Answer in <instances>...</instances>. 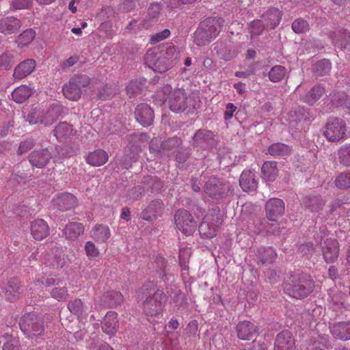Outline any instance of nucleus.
<instances>
[{"label":"nucleus","mask_w":350,"mask_h":350,"mask_svg":"<svg viewBox=\"0 0 350 350\" xmlns=\"http://www.w3.org/2000/svg\"><path fill=\"white\" fill-rule=\"evenodd\" d=\"M14 55L9 53H4L0 56V70H10L15 64Z\"/></svg>","instance_id":"052dcab7"},{"label":"nucleus","mask_w":350,"mask_h":350,"mask_svg":"<svg viewBox=\"0 0 350 350\" xmlns=\"http://www.w3.org/2000/svg\"><path fill=\"white\" fill-rule=\"evenodd\" d=\"M101 327L106 334L114 336L119 327L117 313L114 311L107 312L101 322Z\"/></svg>","instance_id":"412c9836"},{"label":"nucleus","mask_w":350,"mask_h":350,"mask_svg":"<svg viewBox=\"0 0 350 350\" xmlns=\"http://www.w3.org/2000/svg\"><path fill=\"white\" fill-rule=\"evenodd\" d=\"M136 120L144 126L151 125L154 120V111L146 103L138 105L135 111Z\"/></svg>","instance_id":"6ab92c4d"},{"label":"nucleus","mask_w":350,"mask_h":350,"mask_svg":"<svg viewBox=\"0 0 350 350\" xmlns=\"http://www.w3.org/2000/svg\"><path fill=\"white\" fill-rule=\"evenodd\" d=\"M3 343V350H20L18 340L8 334L0 338V344Z\"/></svg>","instance_id":"de8ad7c7"},{"label":"nucleus","mask_w":350,"mask_h":350,"mask_svg":"<svg viewBox=\"0 0 350 350\" xmlns=\"http://www.w3.org/2000/svg\"><path fill=\"white\" fill-rule=\"evenodd\" d=\"M31 91L26 85H21L16 88L12 93V99L18 103H22L29 98Z\"/></svg>","instance_id":"c03bdc74"},{"label":"nucleus","mask_w":350,"mask_h":350,"mask_svg":"<svg viewBox=\"0 0 350 350\" xmlns=\"http://www.w3.org/2000/svg\"><path fill=\"white\" fill-rule=\"evenodd\" d=\"M91 236L96 241L104 242L110 236L109 229L103 225H98L92 230Z\"/></svg>","instance_id":"8fccbe9b"},{"label":"nucleus","mask_w":350,"mask_h":350,"mask_svg":"<svg viewBox=\"0 0 350 350\" xmlns=\"http://www.w3.org/2000/svg\"><path fill=\"white\" fill-rule=\"evenodd\" d=\"M169 107L171 111L180 113L187 107V97L183 89L175 90L169 98Z\"/></svg>","instance_id":"4468645a"},{"label":"nucleus","mask_w":350,"mask_h":350,"mask_svg":"<svg viewBox=\"0 0 350 350\" xmlns=\"http://www.w3.org/2000/svg\"><path fill=\"white\" fill-rule=\"evenodd\" d=\"M123 299L122 293L115 291L105 293L100 297L103 304L109 308H115L120 305Z\"/></svg>","instance_id":"e433bc0d"},{"label":"nucleus","mask_w":350,"mask_h":350,"mask_svg":"<svg viewBox=\"0 0 350 350\" xmlns=\"http://www.w3.org/2000/svg\"><path fill=\"white\" fill-rule=\"evenodd\" d=\"M25 118L30 124L40 123L44 125V110L38 107L32 108Z\"/></svg>","instance_id":"a18cd8bd"},{"label":"nucleus","mask_w":350,"mask_h":350,"mask_svg":"<svg viewBox=\"0 0 350 350\" xmlns=\"http://www.w3.org/2000/svg\"><path fill=\"white\" fill-rule=\"evenodd\" d=\"M237 336L242 340H250L257 334L256 326L250 321H243L236 326Z\"/></svg>","instance_id":"aec40b11"},{"label":"nucleus","mask_w":350,"mask_h":350,"mask_svg":"<svg viewBox=\"0 0 350 350\" xmlns=\"http://www.w3.org/2000/svg\"><path fill=\"white\" fill-rule=\"evenodd\" d=\"M331 37L337 47L350 51V33L347 32L346 29H342L333 32Z\"/></svg>","instance_id":"2f4dec72"},{"label":"nucleus","mask_w":350,"mask_h":350,"mask_svg":"<svg viewBox=\"0 0 350 350\" xmlns=\"http://www.w3.org/2000/svg\"><path fill=\"white\" fill-rule=\"evenodd\" d=\"M284 202L280 198H273L266 202V215L271 221H276L284 213Z\"/></svg>","instance_id":"2eb2a0df"},{"label":"nucleus","mask_w":350,"mask_h":350,"mask_svg":"<svg viewBox=\"0 0 350 350\" xmlns=\"http://www.w3.org/2000/svg\"><path fill=\"white\" fill-rule=\"evenodd\" d=\"M239 185L244 191H255L258 187L255 172L252 170H244L239 178Z\"/></svg>","instance_id":"393cba45"},{"label":"nucleus","mask_w":350,"mask_h":350,"mask_svg":"<svg viewBox=\"0 0 350 350\" xmlns=\"http://www.w3.org/2000/svg\"><path fill=\"white\" fill-rule=\"evenodd\" d=\"M160 8L158 4L151 5L148 9V18L142 21L143 28L148 29L156 21L159 14Z\"/></svg>","instance_id":"3c124183"},{"label":"nucleus","mask_w":350,"mask_h":350,"mask_svg":"<svg viewBox=\"0 0 350 350\" xmlns=\"http://www.w3.org/2000/svg\"><path fill=\"white\" fill-rule=\"evenodd\" d=\"M338 156L341 165L350 167V144L342 146L338 150Z\"/></svg>","instance_id":"864d4df0"},{"label":"nucleus","mask_w":350,"mask_h":350,"mask_svg":"<svg viewBox=\"0 0 350 350\" xmlns=\"http://www.w3.org/2000/svg\"><path fill=\"white\" fill-rule=\"evenodd\" d=\"M295 341L288 330L280 332L275 337L274 350H294Z\"/></svg>","instance_id":"a211bd4d"},{"label":"nucleus","mask_w":350,"mask_h":350,"mask_svg":"<svg viewBox=\"0 0 350 350\" xmlns=\"http://www.w3.org/2000/svg\"><path fill=\"white\" fill-rule=\"evenodd\" d=\"M223 20L220 18L209 17L200 24L194 33V42L198 46L208 44L220 31Z\"/></svg>","instance_id":"f03ea898"},{"label":"nucleus","mask_w":350,"mask_h":350,"mask_svg":"<svg viewBox=\"0 0 350 350\" xmlns=\"http://www.w3.org/2000/svg\"><path fill=\"white\" fill-rule=\"evenodd\" d=\"M161 49L163 51L164 54H166L165 57H167V61H169L167 64L170 68H172L180 60V51L179 49L172 43L167 44Z\"/></svg>","instance_id":"4c0bfd02"},{"label":"nucleus","mask_w":350,"mask_h":350,"mask_svg":"<svg viewBox=\"0 0 350 350\" xmlns=\"http://www.w3.org/2000/svg\"><path fill=\"white\" fill-rule=\"evenodd\" d=\"M53 132L59 142H66L73 135L72 125L66 122H59L55 127Z\"/></svg>","instance_id":"473e14b6"},{"label":"nucleus","mask_w":350,"mask_h":350,"mask_svg":"<svg viewBox=\"0 0 350 350\" xmlns=\"http://www.w3.org/2000/svg\"><path fill=\"white\" fill-rule=\"evenodd\" d=\"M157 291H162L157 288V284L151 281L144 282L136 293L138 302L152 297Z\"/></svg>","instance_id":"c9c22d12"},{"label":"nucleus","mask_w":350,"mask_h":350,"mask_svg":"<svg viewBox=\"0 0 350 350\" xmlns=\"http://www.w3.org/2000/svg\"><path fill=\"white\" fill-rule=\"evenodd\" d=\"M145 61L150 68L157 72H165L170 69L169 66L161 60L159 53L154 51V49H150L147 51L145 56Z\"/></svg>","instance_id":"f3484780"},{"label":"nucleus","mask_w":350,"mask_h":350,"mask_svg":"<svg viewBox=\"0 0 350 350\" xmlns=\"http://www.w3.org/2000/svg\"><path fill=\"white\" fill-rule=\"evenodd\" d=\"M23 291V286L18 277L10 278L2 286L5 298L11 302L17 301Z\"/></svg>","instance_id":"9b49d317"},{"label":"nucleus","mask_w":350,"mask_h":350,"mask_svg":"<svg viewBox=\"0 0 350 350\" xmlns=\"http://www.w3.org/2000/svg\"><path fill=\"white\" fill-rule=\"evenodd\" d=\"M50 295L51 297L59 301H65L68 296L67 288L59 285L53 288L50 291Z\"/></svg>","instance_id":"680f3d73"},{"label":"nucleus","mask_w":350,"mask_h":350,"mask_svg":"<svg viewBox=\"0 0 350 350\" xmlns=\"http://www.w3.org/2000/svg\"><path fill=\"white\" fill-rule=\"evenodd\" d=\"M191 255V251L190 248H181L179 251V265L181 267L182 269L188 270L189 269V260Z\"/></svg>","instance_id":"e2e57ef3"},{"label":"nucleus","mask_w":350,"mask_h":350,"mask_svg":"<svg viewBox=\"0 0 350 350\" xmlns=\"http://www.w3.org/2000/svg\"><path fill=\"white\" fill-rule=\"evenodd\" d=\"M144 88V83L141 80L135 79L129 82L126 88V93L129 97H133L141 93Z\"/></svg>","instance_id":"5fc2aeb1"},{"label":"nucleus","mask_w":350,"mask_h":350,"mask_svg":"<svg viewBox=\"0 0 350 350\" xmlns=\"http://www.w3.org/2000/svg\"><path fill=\"white\" fill-rule=\"evenodd\" d=\"M63 106L59 103H53L50 105L46 111H44V125L50 126L53 124L62 116Z\"/></svg>","instance_id":"c756f323"},{"label":"nucleus","mask_w":350,"mask_h":350,"mask_svg":"<svg viewBox=\"0 0 350 350\" xmlns=\"http://www.w3.org/2000/svg\"><path fill=\"white\" fill-rule=\"evenodd\" d=\"M139 303L146 315L150 317L157 316L164 308L165 294L163 291H157L152 297L139 301Z\"/></svg>","instance_id":"6e6552de"},{"label":"nucleus","mask_w":350,"mask_h":350,"mask_svg":"<svg viewBox=\"0 0 350 350\" xmlns=\"http://www.w3.org/2000/svg\"><path fill=\"white\" fill-rule=\"evenodd\" d=\"M302 204L305 209L310 212H319L323 209L325 201L319 195L310 194L303 198Z\"/></svg>","instance_id":"c85d7f7f"},{"label":"nucleus","mask_w":350,"mask_h":350,"mask_svg":"<svg viewBox=\"0 0 350 350\" xmlns=\"http://www.w3.org/2000/svg\"><path fill=\"white\" fill-rule=\"evenodd\" d=\"M116 93V90L111 85L99 84L97 87L96 98L105 100L112 98Z\"/></svg>","instance_id":"09e8293b"},{"label":"nucleus","mask_w":350,"mask_h":350,"mask_svg":"<svg viewBox=\"0 0 350 350\" xmlns=\"http://www.w3.org/2000/svg\"><path fill=\"white\" fill-rule=\"evenodd\" d=\"M174 219L176 228L187 236L191 235L197 228L198 221L186 209L180 208L176 211Z\"/></svg>","instance_id":"0eeeda50"},{"label":"nucleus","mask_w":350,"mask_h":350,"mask_svg":"<svg viewBox=\"0 0 350 350\" xmlns=\"http://www.w3.org/2000/svg\"><path fill=\"white\" fill-rule=\"evenodd\" d=\"M286 75V69L281 65L273 66L269 72V79L273 83L281 81Z\"/></svg>","instance_id":"49530a36"},{"label":"nucleus","mask_w":350,"mask_h":350,"mask_svg":"<svg viewBox=\"0 0 350 350\" xmlns=\"http://www.w3.org/2000/svg\"><path fill=\"white\" fill-rule=\"evenodd\" d=\"M282 12L278 8H270L262 15L267 29H274L280 23Z\"/></svg>","instance_id":"bb28decb"},{"label":"nucleus","mask_w":350,"mask_h":350,"mask_svg":"<svg viewBox=\"0 0 350 350\" xmlns=\"http://www.w3.org/2000/svg\"><path fill=\"white\" fill-rule=\"evenodd\" d=\"M345 121L340 118L331 117L323 128V135L328 142H338L345 138L347 132Z\"/></svg>","instance_id":"423d86ee"},{"label":"nucleus","mask_w":350,"mask_h":350,"mask_svg":"<svg viewBox=\"0 0 350 350\" xmlns=\"http://www.w3.org/2000/svg\"><path fill=\"white\" fill-rule=\"evenodd\" d=\"M204 193L213 200H219L226 198L234 190L233 186L225 178L211 176L203 187Z\"/></svg>","instance_id":"7ed1b4c3"},{"label":"nucleus","mask_w":350,"mask_h":350,"mask_svg":"<svg viewBox=\"0 0 350 350\" xmlns=\"http://www.w3.org/2000/svg\"><path fill=\"white\" fill-rule=\"evenodd\" d=\"M83 230L84 228L82 224L70 222L66 226L64 230V234L68 239L75 240L83 232Z\"/></svg>","instance_id":"a19ab883"},{"label":"nucleus","mask_w":350,"mask_h":350,"mask_svg":"<svg viewBox=\"0 0 350 350\" xmlns=\"http://www.w3.org/2000/svg\"><path fill=\"white\" fill-rule=\"evenodd\" d=\"M109 155L106 151L98 149L90 152L85 157L86 162L92 166L98 167L103 165L108 160Z\"/></svg>","instance_id":"7c9ffc66"},{"label":"nucleus","mask_w":350,"mask_h":350,"mask_svg":"<svg viewBox=\"0 0 350 350\" xmlns=\"http://www.w3.org/2000/svg\"><path fill=\"white\" fill-rule=\"evenodd\" d=\"M190 148H180L176 151L175 160L179 165L184 164L191 155Z\"/></svg>","instance_id":"69168bd1"},{"label":"nucleus","mask_w":350,"mask_h":350,"mask_svg":"<svg viewBox=\"0 0 350 350\" xmlns=\"http://www.w3.org/2000/svg\"><path fill=\"white\" fill-rule=\"evenodd\" d=\"M19 19L13 16H8L0 20V33L8 36L16 33L21 27Z\"/></svg>","instance_id":"b1692460"},{"label":"nucleus","mask_w":350,"mask_h":350,"mask_svg":"<svg viewBox=\"0 0 350 350\" xmlns=\"http://www.w3.org/2000/svg\"><path fill=\"white\" fill-rule=\"evenodd\" d=\"M321 252L327 263H333L338 258L340 246L336 239L327 238L321 242Z\"/></svg>","instance_id":"f8f14e48"},{"label":"nucleus","mask_w":350,"mask_h":350,"mask_svg":"<svg viewBox=\"0 0 350 350\" xmlns=\"http://www.w3.org/2000/svg\"><path fill=\"white\" fill-rule=\"evenodd\" d=\"M217 140L213 131L200 129L196 131L191 139V145L198 150H209L216 146Z\"/></svg>","instance_id":"1a4fd4ad"},{"label":"nucleus","mask_w":350,"mask_h":350,"mask_svg":"<svg viewBox=\"0 0 350 350\" xmlns=\"http://www.w3.org/2000/svg\"><path fill=\"white\" fill-rule=\"evenodd\" d=\"M52 158V154L48 148H40L32 151L29 154V161L37 168L44 167Z\"/></svg>","instance_id":"dca6fc26"},{"label":"nucleus","mask_w":350,"mask_h":350,"mask_svg":"<svg viewBox=\"0 0 350 350\" xmlns=\"http://www.w3.org/2000/svg\"><path fill=\"white\" fill-rule=\"evenodd\" d=\"M308 29V24L306 21L298 18L293 21L292 29L296 33H301L306 31Z\"/></svg>","instance_id":"774afa93"},{"label":"nucleus","mask_w":350,"mask_h":350,"mask_svg":"<svg viewBox=\"0 0 350 350\" xmlns=\"http://www.w3.org/2000/svg\"><path fill=\"white\" fill-rule=\"evenodd\" d=\"M262 178L267 181L273 182L278 176V170L275 161H266L261 168Z\"/></svg>","instance_id":"ea45409f"},{"label":"nucleus","mask_w":350,"mask_h":350,"mask_svg":"<svg viewBox=\"0 0 350 350\" xmlns=\"http://www.w3.org/2000/svg\"><path fill=\"white\" fill-rule=\"evenodd\" d=\"M35 37V31H33L31 29H26L18 36L16 42L18 44V45H21L23 46H27L33 40Z\"/></svg>","instance_id":"bf43d9fd"},{"label":"nucleus","mask_w":350,"mask_h":350,"mask_svg":"<svg viewBox=\"0 0 350 350\" xmlns=\"http://www.w3.org/2000/svg\"><path fill=\"white\" fill-rule=\"evenodd\" d=\"M53 205L59 211H65L72 208L77 204V198L71 193L59 194L53 200Z\"/></svg>","instance_id":"5701e85b"},{"label":"nucleus","mask_w":350,"mask_h":350,"mask_svg":"<svg viewBox=\"0 0 350 350\" xmlns=\"http://www.w3.org/2000/svg\"><path fill=\"white\" fill-rule=\"evenodd\" d=\"M90 83V77L86 75L78 74L72 77L62 88L64 96L70 100H77L82 95L83 88Z\"/></svg>","instance_id":"20e7f679"},{"label":"nucleus","mask_w":350,"mask_h":350,"mask_svg":"<svg viewBox=\"0 0 350 350\" xmlns=\"http://www.w3.org/2000/svg\"><path fill=\"white\" fill-rule=\"evenodd\" d=\"M31 234L36 240H42L49 234V226L44 219H35L31 223Z\"/></svg>","instance_id":"cd10ccee"},{"label":"nucleus","mask_w":350,"mask_h":350,"mask_svg":"<svg viewBox=\"0 0 350 350\" xmlns=\"http://www.w3.org/2000/svg\"><path fill=\"white\" fill-rule=\"evenodd\" d=\"M140 183L144 188L145 192L147 193H159L163 188V183L154 176H144Z\"/></svg>","instance_id":"a878e982"},{"label":"nucleus","mask_w":350,"mask_h":350,"mask_svg":"<svg viewBox=\"0 0 350 350\" xmlns=\"http://www.w3.org/2000/svg\"><path fill=\"white\" fill-rule=\"evenodd\" d=\"M144 188L142 185H137L128 191L127 198L129 200L135 201L142 198L145 194Z\"/></svg>","instance_id":"0e129e2a"},{"label":"nucleus","mask_w":350,"mask_h":350,"mask_svg":"<svg viewBox=\"0 0 350 350\" xmlns=\"http://www.w3.org/2000/svg\"><path fill=\"white\" fill-rule=\"evenodd\" d=\"M165 205L161 199L151 200L147 206L142 211L141 217L148 221H156L161 217L164 211Z\"/></svg>","instance_id":"ddd939ff"},{"label":"nucleus","mask_w":350,"mask_h":350,"mask_svg":"<svg viewBox=\"0 0 350 350\" xmlns=\"http://www.w3.org/2000/svg\"><path fill=\"white\" fill-rule=\"evenodd\" d=\"M258 265H267L273 263L277 257V254L272 247H260L257 252Z\"/></svg>","instance_id":"f704fd0d"},{"label":"nucleus","mask_w":350,"mask_h":350,"mask_svg":"<svg viewBox=\"0 0 350 350\" xmlns=\"http://www.w3.org/2000/svg\"><path fill=\"white\" fill-rule=\"evenodd\" d=\"M331 332L336 338L342 340H350V321L334 324L331 328Z\"/></svg>","instance_id":"72a5a7b5"},{"label":"nucleus","mask_w":350,"mask_h":350,"mask_svg":"<svg viewBox=\"0 0 350 350\" xmlns=\"http://www.w3.org/2000/svg\"><path fill=\"white\" fill-rule=\"evenodd\" d=\"M325 93V88L322 84L313 86L304 96V101L309 105H313Z\"/></svg>","instance_id":"58836bf2"},{"label":"nucleus","mask_w":350,"mask_h":350,"mask_svg":"<svg viewBox=\"0 0 350 350\" xmlns=\"http://www.w3.org/2000/svg\"><path fill=\"white\" fill-rule=\"evenodd\" d=\"M289 146L280 143H273L268 147L267 153L273 157H285L291 153Z\"/></svg>","instance_id":"79ce46f5"},{"label":"nucleus","mask_w":350,"mask_h":350,"mask_svg":"<svg viewBox=\"0 0 350 350\" xmlns=\"http://www.w3.org/2000/svg\"><path fill=\"white\" fill-rule=\"evenodd\" d=\"M36 62L33 59H27L19 63L14 68L13 77L21 80L29 75L35 69Z\"/></svg>","instance_id":"4be33fe9"},{"label":"nucleus","mask_w":350,"mask_h":350,"mask_svg":"<svg viewBox=\"0 0 350 350\" xmlns=\"http://www.w3.org/2000/svg\"><path fill=\"white\" fill-rule=\"evenodd\" d=\"M314 282L311 275L303 272H294L285 283L284 291L289 296L302 299L314 291Z\"/></svg>","instance_id":"f257e3e1"},{"label":"nucleus","mask_w":350,"mask_h":350,"mask_svg":"<svg viewBox=\"0 0 350 350\" xmlns=\"http://www.w3.org/2000/svg\"><path fill=\"white\" fill-rule=\"evenodd\" d=\"M19 326L28 337L41 335L44 331L42 316L34 312L24 314L20 319Z\"/></svg>","instance_id":"39448f33"},{"label":"nucleus","mask_w":350,"mask_h":350,"mask_svg":"<svg viewBox=\"0 0 350 350\" xmlns=\"http://www.w3.org/2000/svg\"><path fill=\"white\" fill-rule=\"evenodd\" d=\"M149 150L150 152L154 153L160 157H165L163 141H162L161 139H152V140L150 142Z\"/></svg>","instance_id":"13d9d810"},{"label":"nucleus","mask_w":350,"mask_h":350,"mask_svg":"<svg viewBox=\"0 0 350 350\" xmlns=\"http://www.w3.org/2000/svg\"><path fill=\"white\" fill-rule=\"evenodd\" d=\"M182 143L181 139L176 136L163 141L165 157L168 158L170 157L169 152L180 148Z\"/></svg>","instance_id":"603ef678"},{"label":"nucleus","mask_w":350,"mask_h":350,"mask_svg":"<svg viewBox=\"0 0 350 350\" xmlns=\"http://www.w3.org/2000/svg\"><path fill=\"white\" fill-rule=\"evenodd\" d=\"M266 27L265 24H263L260 20H254L250 24V32L252 36L260 35L265 28Z\"/></svg>","instance_id":"338daca9"},{"label":"nucleus","mask_w":350,"mask_h":350,"mask_svg":"<svg viewBox=\"0 0 350 350\" xmlns=\"http://www.w3.org/2000/svg\"><path fill=\"white\" fill-rule=\"evenodd\" d=\"M331 62L328 59H321L312 66V72L316 77H323L329 73Z\"/></svg>","instance_id":"37998d69"},{"label":"nucleus","mask_w":350,"mask_h":350,"mask_svg":"<svg viewBox=\"0 0 350 350\" xmlns=\"http://www.w3.org/2000/svg\"><path fill=\"white\" fill-rule=\"evenodd\" d=\"M334 183L336 187L340 189L350 188V170L337 176Z\"/></svg>","instance_id":"4d7b16f0"},{"label":"nucleus","mask_w":350,"mask_h":350,"mask_svg":"<svg viewBox=\"0 0 350 350\" xmlns=\"http://www.w3.org/2000/svg\"><path fill=\"white\" fill-rule=\"evenodd\" d=\"M68 308L71 313L80 317L85 313V310L82 301L77 298L68 303Z\"/></svg>","instance_id":"6e6d98bb"},{"label":"nucleus","mask_w":350,"mask_h":350,"mask_svg":"<svg viewBox=\"0 0 350 350\" xmlns=\"http://www.w3.org/2000/svg\"><path fill=\"white\" fill-rule=\"evenodd\" d=\"M222 220L218 215L208 214L205 215L198 226L199 233L202 238L210 239L215 237Z\"/></svg>","instance_id":"9d476101"}]
</instances>
